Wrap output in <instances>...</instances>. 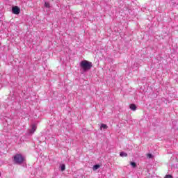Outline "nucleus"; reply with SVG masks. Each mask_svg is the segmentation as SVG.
I'll use <instances>...</instances> for the list:
<instances>
[{
  "label": "nucleus",
  "instance_id": "1",
  "mask_svg": "<svg viewBox=\"0 0 178 178\" xmlns=\"http://www.w3.org/2000/svg\"><path fill=\"white\" fill-rule=\"evenodd\" d=\"M80 67L84 72H88V70H90L91 67H92V63L87 60H82L80 63Z\"/></svg>",
  "mask_w": 178,
  "mask_h": 178
},
{
  "label": "nucleus",
  "instance_id": "2",
  "mask_svg": "<svg viewBox=\"0 0 178 178\" xmlns=\"http://www.w3.org/2000/svg\"><path fill=\"white\" fill-rule=\"evenodd\" d=\"M13 161L15 163H17V165H21V163L24 162V157H23L22 154H16L13 157Z\"/></svg>",
  "mask_w": 178,
  "mask_h": 178
},
{
  "label": "nucleus",
  "instance_id": "3",
  "mask_svg": "<svg viewBox=\"0 0 178 178\" xmlns=\"http://www.w3.org/2000/svg\"><path fill=\"white\" fill-rule=\"evenodd\" d=\"M12 12L14 15H19L20 13V8L17 6H14L12 8Z\"/></svg>",
  "mask_w": 178,
  "mask_h": 178
},
{
  "label": "nucleus",
  "instance_id": "4",
  "mask_svg": "<svg viewBox=\"0 0 178 178\" xmlns=\"http://www.w3.org/2000/svg\"><path fill=\"white\" fill-rule=\"evenodd\" d=\"M37 130V125L35 124H32V129L30 130L31 134H33Z\"/></svg>",
  "mask_w": 178,
  "mask_h": 178
},
{
  "label": "nucleus",
  "instance_id": "5",
  "mask_svg": "<svg viewBox=\"0 0 178 178\" xmlns=\"http://www.w3.org/2000/svg\"><path fill=\"white\" fill-rule=\"evenodd\" d=\"M129 108L131 111H136L137 109V106L134 104H131Z\"/></svg>",
  "mask_w": 178,
  "mask_h": 178
},
{
  "label": "nucleus",
  "instance_id": "6",
  "mask_svg": "<svg viewBox=\"0 0 178 178\" xmlns=\"http://www.w3.org/2000/svg\"><path fill=\"white\" fill-rule=\"evenodd\" d=\"M100 168H101V165L99 164L95 165L93 166V170H97L99 169Z\"/></svg>",
  "mask_w": 178,
  "mask_h": 178
},
{
  "label": "nucleus",
  "instance_id": "7",
  "mask_svg": "<svg viewBox=\"0 0 178 178\" xmlns=\"http://www.w3.org/2000/svg\"><path fill=\"white\" fill-rule=\"evenodd\" d=\"M102 129H108V125L105 124H102L100 129L102 130Z\"/></svg>",
  "mask_w": 178,
  "mask_h": 178
},
{
  "label": "nucleus",
  "instance_id": "8",
  "mask_svg": "<svg viewBox=\"0 0 178 178\" xmlns=\"http://www.w3.org/2000/svg\"><path fill=\"white\" fill-rule=\"evenodd\" d=\"M61 172L65 171V169H66V165L65 164H62L60 165Z\"/></svg>",
  "mask_w": 178,
  "mask_h": 178
},
{
  "label": "nucleus",
  "instance_id": "9",
  "mask_svg": "<svg viewBox=\"0 0 178 178\" xmlns=\"http://www.w3.org/2000/svg\"><path fill=\"white\" fill-rule=\"evenodd\" d=\"M120 156H127V153L124 152H121L120 153Z\"/></svg>",
  "mask_w": 178,
  "mask_h": 178
},
{
  "label": "nucleus",
  "instance_id": "10",
  "mask_svg": "<svg viewBox=\"0 0 178 178\" xmlns=\"http://www.w3.org/2000/svg\"><path fill=\"white\" fill-rule=\"evenodd\" d=\"M44 6H45L46 8H51V4H49V2H45V3H44Z\"/></svg>",
  "mask_w": 178,
  "mask_h": 178
},
{
  "label": "nucleus",
  "instance_id": "11",
  "mask_svg": "<svg viewBox=\"0 0 178 178\" xmlns=\"http://www.w3.org/2000/svg\"><path fill=\"white\" fill-rule=\"evenodd\" d=\"M130 165H132V167L136 168L137 166V164L135 162H131Z\"/></svg>",
  "mask_w": 178,
  "mask_h": 178
},
{
  "label": "nucleus",
  "instance_id": "12",
  "mask_svg": "<svg viewBox=\"0 0 178 178\" xmlns=\"http://www.w3.org/2000/svg\"><path fill=\"white\" fill-rule=\"evenodd\" d=\"M147 158H148L149 159H151V158H152V154H147Z\"/></svg>",
  "mask_w": 178,
  "mask_h": 178
},
{
  "label": "nucleus",
  "instance_id": "13",
  "mask_svg": "<svg viewBox=\"0 0 178 178\" xmlns=\"http://www.w3.org/2000/svg\"><path fill=\"white\" fill-rule=\"evenodd\" d=\"M164 178H173V177L170 175H167Z\"/></svg>",
  "mask_w": 178,
  "mask_h": 178
}]
</instances>
